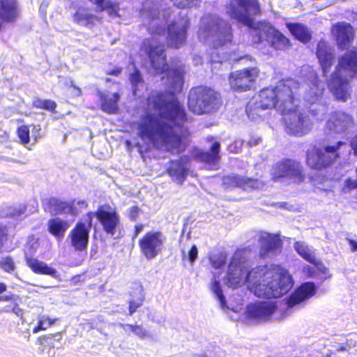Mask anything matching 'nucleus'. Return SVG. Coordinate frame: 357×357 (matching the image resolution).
<instances>
[{
	"label": "nucleus",
	"instance_id": "obj_62",
	"mask_svg": "<svg viewBox=\"0 0 357 357\" xmlns=\"http://www.w3.org/2000/svg\"><path fill=\"white\" fill-rule=\"evenodd\" d=\"M105 81H106L107 82H111V79H110V78H106V79H105Z\"/></svg>",
	"mask_w": 357,
	"mask_h": 357
},
{
	"label": "nucleus",
	"instance_id": "obj_23",
	"mask_svg": "<svg viewBox=\"0 0 357 357\" xmlns=\"http://www.w3.org/2000/svg\"><path fill=\"white\" fill-rule=\"evenodd\" d=\"M189 160L188 156H181L178 159L172 160L169 162L167 173L172 179L178 184H183L188 174L187 163Z\"/></svg>",
	"mask_w": 357,
	"mask_h": 357
},
{
	"label": "nucleus",
	"instance_id": "obj_10",
	"mask_svg": "<svg viewBox=\"0 0 357 357\" xmlns=\"http://www.w3.org/2000/svg\"><path fill=\"white\" fill-rule=\"evenodd\" d=\"M271 175L274 181L287 178L296 184L303 183L307 177L301 162L291 158H283L275 162L271 168Z\"/></svg>",
	"mask_w": 357,
	"mask_h": 357
},
{
	"label": "nucleus",
	"instance_id": "obj_8",
	"mask_svg": "<svg viewBox=\"0 0 357 357\" xmlns=\"http://www.w3.org/2000/svg\"><path fill=\"white\" fill-rule=\"evenodd\" d=\"M199 33L204 39L211 40V46L214 50L223 49L232 43L231 25L219 16L209 15Z\"/></svg>",
	"mask_w": 357,
	"mask_h": 357
},
{
	"label": "nucleus",
	"instance_id": "obj_52",
	"mask_svg": "<svg viewBox=\"0 0 357 357\" xmlns=\"http://www.w3.org/2000/svg\"><path fill=\"white\" fill-rule=\"evenodd\" d=\"M159 13H160V12L158 10L152 8L149 11L147 17L149 21H153L155 20H158L159 19Z\"/></svg>",
	"mask_w": 357,
	"mask_h": 357
},
{
	"label": "nucleus",
	"instance_id": "obj_40",
	"mask_svg": "<svg viewBox=\"0 0 357 357\" xmlns=\"http://www.w3.org/2000/svg\"><path fill=\"white\" fill-rule=\"evenodd\" d=\"M0 268L6 273H13L16 266L12 257L6 256L0 261Z\"/></svg>",
	"mask_w": 357,
	"mask_h": 357
},
{
	"label": "nucleus",
	"instance_id": "obj_5",
	"mask_svg": "<svg viewBox=\"0 0 357 357\" xmlns=\"http://www.w3.org/2000/svg\"><path fill=\"white\" fill-rule=\"evenodd\" d=\"M344 72L349 73L351 78L357 76V47L339 57L338 63L328 83L329 90L337 100L342 102H346L350 98L349 83Z\"/></svg>",
	"mask_w": 357,
	"mask_h": 357
},
{
	"label": "nucleus",
	"instance_id": "obj_22",
	"mask_svg": "<svg viewBox=\"0 0 357 357\" xmlns=\"http://www.w3.org/2000/svg\"><path fill=\"white\" fill-rule=\"evenodd\" d=\"M222 183L227 188L233 189L238 188L243 190H250L257 188L259 181L257 178L235 174L225 176L222 179Z\"/></svg>",
	"mask_w": 357,
	"mask_h": 357
},
{
	"label": "nucleus",
	"instance_id": "obj_61",
	"mask_svg": "<svg viewBox=\"0 0 357 357\" xmlns=\"http://www.w3.org/2000/svg\"><path fill=\"white\" fill-rule=\"evenodd\" d=\"M258 36H259V38H258V40H257V43H261V42H262V38H261V35H260V34H259V35H258Z\"/></svg>",
	"mask_w": 357,
	"mask_h": 357
},
{
	"label": "nucleus",
	"instance_id": "obj_60",
	"mask_svg": "<svg viewBox=\"0 0 357 357\" xmlns=\"http://www.w3.org/2000/svg\"><path fill=\"white\" fill-rule=\"evenodd\" d=\"M247 59L248 60H252V57L251 56H249V55H245L243 56H241L238 60H240V59Z\"/></svg>",
	"mask_w": 357,
	"mask_h": 357
},
{
	"label": "nucleus",
	"instance_id": "obj_44",
	"mask_svg": "<svg viewBox=\"0 0 357 357\" xmlns=\"http://www.w3.org/2000/svg\"><path fill=\"white\" fill-rule=\"evenodd\" d=\"M129 79L133 87H137L138 84L143 82L142 74L137 68L130 74Z\"/></svg>",
	"mask_w": 357,
	"mask_h": 357
},
{
	"label": "nucleus",
	"instance_id": "obj_41",
	"mask_svg": "<svg viewBox=\"0 0 357 357\" xmlns=\"http://www.w3.org/2000/svg\"><path fill=\"white\" fill-rule=\"evenodd\" d=\"M211 289V291L218 297V298L220 303H221V305H225L226 304V300H225V296L223 295V292H222V290L220 282L216 280H214L212 282Z\"/></svg>",
	"mask_w": 357,
	"mask_h": 357
},
{
	"label": "nucleus",
	"instance_id": "obj_4",
	"mask_svg": "<svg viewBox=\"0 0 357 357\" xmlns=\"http://www.w3.org/2000/svg\"><path fill=\"white\" fill-rule=\"evenodd\" d=\"M225 7L226 15L230 20L255 31H263L269 36V45L273 49L284 50L291 45L290 40L269 22H255V17L262 13L259 0H229Z\"/></svg>",
	"mask_w": 357,
	"mask_h": 357
},
{
	"label": "nucleus",
	"instance_id": "obj_38",
	"mask_svg": "<svg viewBox=\"0 0 357 357\" xmlns=\"http://www.w3.org/2000/svg\"><path fill=\"white\" fill-rule=\"evenodd\" d=\"M173 5L180 9L191 8L199 6L202 0H170Z\"/></svg>",
	"mask_w": 357,
	"mask_h": 357
},
{
	"label": "nucleus",
	"instance_id": "obj_21",
	"mask_svg": "<svg viewBox=\"0 0 357 357\" xmlns=\"http://www.w3.org/2000/svg\"><path fill=\"white\" fill-rule=\"evenodd\" d=\"M315 53L323 75L327 77L335 59L333 50L327 40L321 39L317 43Z\"/></svg>",
	"mask_w": 357,
	"mask_h": 357
},
{
	"label": "nucleus",
	"instance_id": "obj_28",
	"mask_svg": "<svg viewBox=\"0 0 357 357\" xmlns=\"http://www.w3.org/2000/svg\"><path fill=\"white\" fill-rule=\"evenodd\" d=\"M47 231L58 240H61L70 227V222L59 217L50 218L47 222Z\"/></svg>",
	"mask_w": 357,
	"mask_h": 357
},
{
	"label": "nucleus",
	"instance_id": "obj_51",
	"mask_svg": "<svg viewBox=\"0 0 357 357\" xmlns=\"http://www.w3.org/2000/svg\"><path fill=\"white\" fill-rule=\"evenodd\" d=\"M357 188V180L348 178L344 181V189L347 191H351Z\"/></svg>",
	"mask_w": 357,
	"mask_h": 357
},
{
	"label": "nucleus",
	"instance_id": "obj_19",
	"mask_svg": "<svg viewBox=\"0 0 357 357\" xmlns=\"http://www.w3.org/2000/svg\"><path fill=\"white\" fill-rule=\"evenodd\" d=\"M189 25L188 18H185L184 23L181 25H178L176 21L171 22L167 27V40L169 45L174 48L183 46L186 42Z\"/></svg>",
	"mask_w": 357,
	"mask_h": 357
},
{
	"label": "nucleus",
	"instance_id": "obj_11",
	"mask_svg": "<svg viewBox=\"0 0 357 357\" xmlns=\"http://www.w3.org/2000/svg\"><path fill=\"white\" fill-rule=\"evenodd\" d=\"M166 237L159 230L146 231L139 239L140 253L146 260L155 259L165 249Z\"/></svg>",
	"mask_w": 357,
	"mask_h": 357
},
{
	"label": "nucleus",
	"instance_id": "obj_16",
	"mask_svg": "<svg viewBox=\"0 0 357 357\" xmlns=\"http://www.w3.org/2000/svg\"><path fill=\"white\" fill-rule=\"evenodd\" d=\"M276 309V305L271 301H257L250 303L245 310V318L256 323L268 321Z\"/></svg>",
	"mask_w": 357,
	"mask_h": 357
},
{
	"label": "nucleus",
	"instance_id": "obj_45",
	"mask_svg": "<svg viewBox=\"0 0 357 357\" xmlns=\"http://www.w3.org/2000/svg\"><path fill=\"white\" fill-rule=\"evenodd\" d=\"M311 264H313L314 266V267L316 268L317 271L319 273L324 275L326 278H330V275L328 274L329 273L328 268L327 267H326L325 265L321 261L317 260L316 258H314V262L311 263Z\"/></svg>",
	"mask_w": 357,
	"mask_h": 357
},
{
	"label": "nucleus",
	"instance_id": "obj_36",
	"mask_svg": "<svg viewBox=\"0 0 357 357\" xmlns=\"http://www.w3.org/2000/svg\"><path fill=\"white\" fill-rule=\"evenodd\" d=\"M241 270L235 268L234 270L229 269L227 274V284L234 288L237 287L241 281L240 271Z\"/></svg>",
	"mask_w": 357,
	"mask_h": 357
},
{
	"label": "nucleus",
	"instance_id": "obj_24",
	"mask_svg": "<svg viewBox=\"0 0 357 357\" xmlns=\"http://www.w3.org/2000/svg\"><path fill=\"white\" fill-rule=\"evenodd\" d=\"M72 17L75 24L86 27L94 26L96 22H102L101 17L89 13V8L83 6L77 7Z\"/></svg>",
	"mask_w": 357,
	"mask_h": 357
},
{
	"label": "nucleus",
	"instance_id": "obj_57",
	"mask_svg": "<svg viewBox=\"0 0 357 357\" xmlns=\"http://www.w3.org/2000/svg\"><path fill=\"white\" fill-rule=\"evenodd\" d=\"M348 243L351 247V252H356L357 251V241L354 239L349 238Z\"/></svg>",
	"mask_w": 357,
	"mask_h": 357
},
{
	"label": "nucleus",
	"instance_id": "obj_50",
	"mask_svg": "<svg viewBox=\"0 0 357 357\" xmlns=\"http://www.w3.org/2000/svg\"><path fill=\"white\" fill-rule=\"evenodd\" d=\"M69 88L70 89V94L73 98L79 97L82 95V90L79 87L77 86L75 84L74 81L70 82V84L69 85Z\"/></svg>",
	"mask_w": 357,
	"mask_h": 357
},
{
	"label": "nucleus",
	"instance_id": "obj_17",
	"mask_svg": "<svg viewBox=\"0 0 357 357\" xmlns=\"http://www.w3.org/2000/svg\"><path fill=\"white\" fill-rule=\"evenodd\" d=\"M331 33L336 45L342 50L348 49L354 42L356 31L348 22H337L331 26Z\"/></svg>",
	"mask_w": 357,
	"mask_h": 357
},
{
	"label": "nucleus",
	"instance_id": "obj_53",
	"mask_svg": "<svg viewBox=\"0 0 357 357\" xmlns=\"http://www.w3.org/2000/svg\"><path fill=\"white\" fill-rule=\"evenodd\" d=\"M122 70H123V68L121 67L116 66V67L114 68L113 69L107 70L106 72V75L118 77L121 74Z\"/></svg>",
	"mask_w": 357,
	"mask_h": 357
},
{
	"label": "nucleus",
	"instance_id": "obj_6",
	"mask_svg": "<svg viewBox=\"0 0 357 357\" xmlns=\"http://www.w3.org/2000/svg\"><path fill=\"white\" fill-rule=\"evenodd\" d=\"M140 51L148 58L150 66L155 74L166 73L168 77L172 78L174 83L182 84L183 72L179 68H169L166 50L162 43L153 38H144L142 42Z\"/></svg>",
	"mask_w": 357,
	"mask_h": 357
},
{
	"label": "nucleus",
	"instance_id": "obj_27",
	"mask_svg": "<svg viewBox=\"0 0 357 357\" xmlns=\"http://www.w3.org/2000/svg\"><path fill=\"white\" fill-rule=\"evenodd\" d=\"M93 5L98 12H106L112 18L119 17L120 4L118 1L113 0H89Z\"/></svg>",
	"mask_w": 357,
	"mask_h": 357
},
{
	"label": "nucleus",
	"instance_id": "obj_3",
	"mask_svg": "<svg viewBox=\"0 0 357 357\" xmlns=\"http://www.w3.org/2000/svg\"><path fill=\"white\" fill-rule=\"evenodd\" d=\"M248 289L259 298H279L289 292L294 280L289 271L280 264H265L252 268L245 280Z\"/></svg>",
	"mask_w": 357,
	"mask_h": 357
},
{
	"label": "nucleus",
	"instance_id": "obj_32",
	"mask_svg": "<svg viewBox=\"0 0 357 357\" xmlns=\"http://www.w3.org/2000/svg\"><path fill=\"white\" fill-rule=\"evenodd\" d=\"M99 98L101 100L100 109L102 111L107 114H116L118 112V102L120 100V95L118 93H114L112 98L100 93Z\"/></svg>",
	"mask_w": 357,
	"mask_h": 357
},
{
	"label": "nucleus",
	"instance_id": "obj_56",
	"mask_svg": "<svg viewBox=\"0 0 357 357\" xmlns=\"http://www.w3.org/2000/svg\"><path fill=\"white\" fill-rule=\"evenodd\" d=\"M40 130H41V129L40 128V126H33L32 132L33 134V139L35 141H37L38 139L41 137Z\"/></svg>",
	"mask_w": 357,
	"mask_h": 357
},
{
	"label": "nucleus",
	"instance_id": "obj_7",
	"mask_svg": "<svg viewBox=\"0 0 357 357\" xmlns=\"http://www.w3.org/2000/svg\"><path fill=\"white\" fill-rule=\"evenodd\" d=\"M222 105V96L213 88L199 85L190 89L188 96V107L195 114H203L218 110Z\"/></svg>",
	"mask_w": 357,
	"mask_h": 357
},
{
	"label": "nucleus",
	"instance_id": "obj_29",
	"mask_svg": "<svg viewBox=\"0 0 357 357\" xmlns=\"http://www.w3.org/2000/svg\"><path fill=\"white\" fill-rule=\"evenodd\" d=\"M220 142H215L211 145L209 151H199L197 156L201 162L210 165H218L220 160Z\"/></svg>",
	"mask_w": 357,
	"mask_h": 357
},
{
	"label": "nucleus",
	"instance_id": "obj_42",
	"mask_svg": "<svg viewBox=\"0 0 357 357\" xmlns=\"http://www.w3.org/2000/svg\"><path fill=\"white\" fill-rule=\"evenodd\" d=\"M211 264L214 268H220L226 264V257L222 255H215L211 258Z\"/></svg>",
	"mask_w": 357,
	"mask_h": 357
},
{
	"label": "nucleus",
	"instance_id": "obj_48",
	"mask_svg": "<svg viewBox=\"0 0 357 357\" xmlns=\"http://www.w3.org/2000/svg\"><path fill=\"white\" fill-rule=\"evenodd\" d=\"M197 256L198 249L195 245H192L188 252V259L191 264H192L197 259Z\"/></svg>",
	"mask_w": 357,
	"mask_h": 357
},
{
	"label": "nucleus",
	"instance_id": "obj_14",
	"mask_svg": "<svg viewBox=\"0 0 357 357\" xmlns=\"http://www.w3.org/2000/svg\"><path fill=\"white\" fill-rule=\"evenodd\" d=\"M86 215L88 218L87 222L82 220L77 221L68 234L71 246L77 252H85L89 243V234L92 227V213L89 212Z\"/></svg>",
	"mask_w": 357,
	"mask_h": 357
},
{
	"label": "nucleus",
	"instance_id": "obj_37",
	"mask_svg": "<svg viewBox=\"0 0 357 357\" xmlns=\"http://www.w3.org/2000/svg\"><path fill=\"white\" fill-rule=\"evenodd\" d=\"M16 134L20 144L26 145L30 142V130L27 125H22L17 128Z\"/></svg>",
	"mask_w": 357,
	"mask_h": 357
},
{
	"label": "nucleus",
	"instance_id": "obj_15",
	"mask_svg": "<svg viewBox=\"0 0 357 357\" xmlns=\"http://www.w3.org/2000/svg\"><path fill=\"white\" fill-rule=\"evenodd\" d=\"M94 215L102 226V230L108 235L114 236L121 225V216L115 208L109 204L100 205Z\"/></svg>",
	"mask_w": 357,
	"mask_h": 357
},
{
	"label": "nucleus",
	"instance_id": "obj_49",
	"mask_svg": "<svg viewBox=\"0 0 357 357\" xmlns=\"http://www.w3.org/2000/svg\"><path fill=\"white\" fill-rule=\"evenodd\" d=\"M140 211V208L138 206H132L128 210V217L129 219L132 221L136 220L137 218L139 213Z\"/></svg>",
	"mask_w": 357,
	"mask_h": 357
},
{
	"label": "nucleus",
	"instance_id": "obj_47",
	"mask_svg": "<svg viewBox=\"0 0 357 357\" xmlns=\"http://www.w3.org/2000/svg\"><path fill=\"white\" fill-rule=\"evenodd\" d=\"M48 328V326L46 325V321L44 317H40L38 320L37 324L33 328V333H38L41 331H45Z\"/></svg>",
	"mask_w": 357,
	"mask_h": 357
},
{
	"label": "nucleus",
	"instance_id": "obj_39",
	"mask_svg": "<svg viewBox=\"0 0 357 357\" xmlns=\"http://www.w3.org/2000/svg\"><path fill=\"white\" fill-rule=\"evenodd\" d=\"M10 241L9 229L6 225L0 222V252L7 245Z\"/></svg>",
	"mask_w": 357,
	"mask_h": 357
},
{
	"label": "nucleus",
	"instance_id": "obj_46",
	"mask_svg": "<svg viewBox=\"0 0 357 357\" xmlns=\"http://www.w3.org/2000/svg\"><path fill=\"white\" fill-rule=\"evenodd\" d=\"M128 327L129 328L130 331L134 333L139 337H144L146 335V330L139 325L128 324Z\"/></svg>",
	"mask_w": 357,
	"mask_h": 357
},
{
	"label": "nucleus",
	"instance_id": "obj_54",
	"mask_svg": "<svg viewBox=\"0 0 357 357\" xmlns=\"http://www.w3.org/2000/svg\"><path fill=\"white\" fill-rule=\"evenodd\" d=\"M144 227V226L143 224H137L134 226V231L132 236V239H135L137 237L139 233L143 230Z\"/></svg>",
	"mask_w": 357,
	"mask_h": 357
},
{
	"label": "nucleus",
	"instance_id": "obj_30",
	"mask_svg": "<svg viewBox=\"0 0 357 357\" xmlns=\"http://www.w3.org/2000/svg\"><path fill=\"white\" fill-rule=\"evenodd\" d=\"M291 35L300 42L306 44L312 39V35L306 25L300 22H289L286 24Z\"/></svg>",
	"mask_w": 357,
	"mask_h": 357
},
{
	"label": "nucleus",
	"instance_id": "obj_2",
	"mask_svg": "<svg viewBox=\"0 0 357 357\" xmlns=\"http://www.w3.org/2000/svg\"><path fill=\"white\" fill-rule=\"evenodd\" d=\"M276 109L284 116V121L293 132H298L303 127L304 116L298 112V105L292 89L282 84L275 87L268 86L257 93L255 100L245 108L248 117L255 118L258 110Z\"/></svg>",
	"mask_w": 357,
	"mask_h": 357
},
{
	"label": "nucleus",
	"instance_id": "obj_43",
	"mask_svg": "<svg viewBox=\"0 0 357 357\" xmlns=\"http://www.w3.org/2000/svg\"><path fill=\"white\" fill-rule=\"evenodd\" d=\"M144 301V296L139 297L136 300L130 301L128 307L129 314L132 315L133 313H135L137 310L143 305Z\"/></svg>",
	"mask_w": 357,
	"mask_h": 357
},
{
	"label": "nucleus",
	"instance_id": "obj_35",
	"mask_svg": "<svg viewBox=\"0 0 357 357\" xmlns=\"http://www.w3.org/2000/svg\"><path fill=\"white\" fill-rule=\"evenodd\" d=\"M294 248L297 253L305 261L309 263L314 262L315 258L314 254L303 243L296 242L294 243Z\"/></svg>",
	"mask_w": 357,
	"mask_h": 357
},
{
	"label": "nucleus",
	"instance_id": "obj_18",
	"mask_svg": "<svg viewBox=\"0 0 357 357\" xmlns=\"http://www.w3.org/2000/svg\"><path fill=\"white\" fill-rule=\"evenodd\" d=\"M258 243L259 245V255L261 258L266 257L270 254H277L282 251L283 242L280 236L268 232H261Z\"/></svg>",
	"mask_w": 357,
	"mask_h": 357
},
{
	"label": "nucleus",
	"instance_id": "obj_58",
	"mask_svg": "<svg viewBox=\"0 0 357 357\" xmlns=\"http://www.w3.org/2000/svg\"><path fill=\"white\" fill-rule=\"evenodd\" d=\"M45 320L46 321L47 326H48V328H50L52 326H53L54 324H55V323L57 321V319H56V318L52 319V318H50V317H47V318L45 319Z\"/></svg>",
	"mask_w": 357,
	"mask_h": 357
},
{
	"label": "nucleus",
	"instance_id": "obj_63",
	"mask_svg": "<svg viewBox=\"0 0 357 357\" xmlns=\"http://www.w3.org/2000/svg\"><path fill=\"white\" fill-rule=\"evenodd\" d=\"M347 119H351V118H350V116H349V115H347Z\"/></svg>",
	"mask_w": 357,
	"mask_h": 357
},
{
	"label": "nucleus",
	"instance_id": "obj_55",
	"mask_svg": "<svg viewBox=\"0 0 357 357\" xmlns=\"http://www.w3.org/2000/svg\"><path fill=\"white\" fill-rule=\"evenodd\" d=\"M164 28L162 26H157L155 28L149 27L147 31L151 34L161 35L164 32Z\"/></svg>",
	"mask_w": 357,
	"mask_h": 357
},
{
	"label": "nucleus",
	"instance_id": "obj_13",
	"mask_svg": "<svg viewBox=\"0 0 357 357\" xmlns=\"http://www.w3.org/2000/svg\"><path fill=\"white\" fill-rule=\"evenodd\" d=\"M259 75V70L257 67H248L231 72L228 79L232 90L245 92L255 88Z\"/></svg>",
	"mask_w": 357,
	"mask_h": 357
},
{
	"label": "nucleus",
	"instance_id": "obj_1",
	"mask_svg": "<svg viewBox=\"0 0 357 357\" xmlns=\"http://www.w3.org/2000/svg\"><path fill=\"white\" fill-rule=\"evenodd\" d=\"M150 109L158 112L146 113L137 123V135L148 140L154 147L172 154L184 152L188 146L187 135L176 132L174 127H182L188 121L185 109L174 92L158 91L146 98Z\"/></svg>",
	"mask_w": 357,
	"mask_h": 357
},
{
	"label": "nucleus",
	"instance_id": "obj_12",
	"mask_svg": "<svg viewBox=\"0 0 357 357\" xmlns=\"http://www.w3.org/2000/svg\"><path fill=\"white\" fill-rule=\"evenodd\" d=\"M88 204L86 200L77 201L73 199L70 201H63L52 197L43 202V208L45 212L54 215L70 214L77 215L82 209L86 208Z\"/></svg>",
	"mask_w": 357,
	"mask_h": 357
},
{
	"label": "nucleus",
	"instance_id": "obj_20",
	"mask_svg": "<svg viewBox=\"0 0 357 357\" xmlns=\"http://www.w3.org/2000/svg\"><path fill=\"white\" fill-rule=\"evenodd\" d=\"M317 291V287L313 282L301 283L287 298V305L293 307L304 303L314 296Z\"/></svg>",
	"mask_w": 357,
	"mask_h": 357
},
{
	"label": "nucleus",
	"instance_id": "obj_25",
	"mask_svg": "<svg viewBox=\"0 0 357 357\" xmlns=\"http://www.w3.org/2000/svg\"><path fill=\"white\" fill-rule=\"evenodd\" d=\"M25 261L28 267L36 274L50 275L54 278H58L59 274L57 271L49 266L43 261L25 255Z\"/></svg>",
	"mask_w": 357,
	"mask_h": 357
},
{
	"label": "nucleus",
	"instance_id": "obj_31",
	"mask_svg": "<svg viewBox=\"0 0 357 357\" xmlns=\"http://www.w3.org/2000/svg\"><path fill=\"white\" fill-rule=\"evenodd\" d=\"M61 333L57 332L56 333H49L40 335L37 338L36 342L43 349L51 350L55 348H59V346L61 345Z\"/></svg>",
	"mask_w": 357,
	"mask_h": 357
},
{
	"label": "nucleus",
	"instance_id": "obj_9",
	"mask_svg": "<svg viewBox=\"0 0 357 357\" xmlns=\"http://www.w3.org/2000/svg\"><path fill=\"white\" fill-rule=\"evenodd\" d=\"M343 144V142L338 141L334 145H327L324 148L314 146L307 151V165L319 171L330 167L340 158L339 150Z\"/></svg>",
	"mask_w": 357,
	"mask_h": 357
},
{
	"label": "nucleus",
	"instance_id": "obj_59",
	"mask_svg": "<svg viewBox=\"0 0 357 357\" xmlns=\"http://www.w3.org/2000/svg\"><path fill=\"white\" fill-rule=\"evenodd\" d=\"M352 148H353V150H354V155H357V141L353 144ZM356 176H357V166H356Z\"/></svg>",
	"mask_w": 357,
	"mask_h": 357
},
{
	"label": "nucleus",
	"instance_id": "obj_26",
	"mask_svg": "<svg viewBox=\"0 0 357 357\" xmlns=\"http://www.w3.org/2000/svg\"><path fill=\"white\" fill-rule=\"evenodd\" d=\"M17 15V6L15 0H0V30L4 22H14Z\"/></svg>",
	"mask_w": 357,
	"mask_h": 357
},
{
	"label": "nucleus",
	"instance_id": "obj_34",
	"mask_svg": "<svg viewBox=\"0 0 357 357\" xmlns=\"http://www.w3.org/2000/svg\"><path fill=\"white\" fill-rule=\"evenodd\" d=\"M32 107L38 109L47 110L52 114L56 113V108L57 106L54 100L50 99H41L37 98L32 101Z\"/></svg>",
	"mask_w": 357,
	"mask_h": 357
},
{
	"label": "nucleus",
	"instance_id": "obj_33",
	"mask_svg": "<svg viewBox=\"0 0 357 357\" xmlns=\"http://www.w3.org/2000/svg\"><path fill=\"white\" fill-rule=\"evenodd\" d=\"M8 298L3 300L2 301H9V304L3 307L1 310V312L6 313H15L17 315H21L22 314V309L19 307L18 301L20 298L18 296L10 295L6 296Z\"/></svg>",
	"mask_w": 357,
	"mask_h": 357
}]
</instances>
